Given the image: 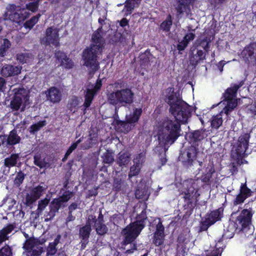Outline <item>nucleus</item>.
Listing matches in <instances>:
<instances>
[{
  "label": "nucleus",
  "mask_w": 256,
  "mask_h": 256,
  "mask_svg": "<svg viewBox=\"0 0 256 256\" xmlns=\"http://www.w3.org/2000/svg\"><path fill=\"white\" fill-rule=\"evenodd\" d=\"M168 90L169 94L166 102L176 120L164 118L158 122L154 128V134L158 136L159 144L164 147L165 151L180 136V122H187L190 116L192 110L191 107L181 99L178 94L174 92L172 88Z\"/></svg>",
  "instance_id": "1"
},
{
  "label": "nucleus",
  "mask_w": 256,
  "mask_h": 256,
  "mask_svg": "<svg viewBox=\"0 0 256 256\" xmlns=\"http://www.w3.org/2000/svg\"><path fill=\"white\" fill-rule=\"evenodd\" d=\"M102 34V28H99L94 32L92 38V44L83 52L84 65L88 68L90 72H94L99 68L98 58L101 54L104 44V40Z\"/></svg>",
  "instance_id": "2"
},
{
  "label": "nucleus",
  "mask_w": 256,
  "mask_h": 256,
  "mask_svg": "<svg viewBox=\"0 0 256 256\" xmlns=\"http://www.w3.org/2000/svg\"><path fill=\"white\" fill-rule=\"evenodd\" d=\"M208 134L209 131L206 130H197L190 132L188 137L191 146L181 156L188 165L192 164V162L196 159L197 153L204 150L202 146V140L208 136Z\"/></svg>",
  "instance_id": "3"
},
{
  "label": "nucleus",
  "mask_w": 256,
  "mask_h": 256,
  "mask_svg": "<svg viewBox=\"0 0 256 256\" xmlns=\"http://www.w3.org/2000/svg\"><path fill=\"white\" fill-rule=\"evenodd\" d=\"M239 86L235 84L233 86L228 88L226 92L224 94V100L218 104L220 106L224 105L220 113L214 116L212 118L211 122V126L213 128L218 129L222 123V114L224 113L226 115H228V113L232 110L238 105V100L236 99V94Z\"/></svg>",
  "instance_id": "4"
},
{
  "label": "nucleus",
  "mask_w": 256,
  "mask_h": 256,
  "mask_svg": "<svg viewBox=\"0 0 256 256\" xmlns=\"http://www.w3.org/2000/svg\"><path fill=\"white\" fill-rule=\"evenodd\" d=\"M12 92L14 97L10 104L12 110L21 112L24 110L30 104L28 90L24 88H14Z\"/></svg>",
  "instance_id": "5"
},
{
  "label": "nucleus",
  "mask_w": 256,
  "mask_h": 256,
  "mask_svg": "<svg viewBox=\"0 0 256 256\" xmlns=\"http://www.w3.org/2000/svg\"><path fill=\"white\" fill-rule=\"evenodd\" d=\"M141 214L142 216V219L130 224L122 231V234L124 237V242L125 244L132 242L144 228L142 220H144L146 218V212L142 210Z\"/></svg>",
  "instance_id": "6"
},
{
  "label": "nucleus",
  "mask_w": 256,
  "mask_h": 256,
  "mask_svg": "<svg viewBox=\"0 0 256 256\" xmlns=\"http://www.w3.org/2000/svg\"><path fill=\"white\" fill-rule=\"evenodd\" d=\"M134 94L128 88L113 92L108 95V102L112 104L124 106L133 101Z\"/></svg>",
  "instance_id": "7"
},
{
  "label": "nucleus",
  "mask_w": 256,
  "mask_h": 256,
  "mask_svg": "<svg viewBox=\"0 0 256 256\" xmlns=\"http://www.w3.org/2000/svg\"><path fill=\"white\" fill-rule=\"evenodd\" d=\"M30 15L25 8L14 4H8L6 8L4 18L14 22L20 24L24 22Z\"/></svg>",
  "instance_id": "8"
},
{
  "label": "nucleus",
  "mask_w": 256,
  "mask_h": 256,
  "mask_svg": "<svg viewBox=\"0 0 256 256\" xmlns=\"http://www.w3.org/2000/svg\"><path fill=\"white\" fill-rule=\"evenodd\" d=\"M72 196V193L70 192H66L64 194L58 198L54 199L50 204V211L48 215L50 218L45 219L46 222L48 221L50 219L54 217L56 213L58 212L60 207L64 206V203L68 202Z\"/></svg>",
  "instance_id": "9"
},
{
  "label": "nucleus",
  "mask_w": 256,
  "mask_h": 256,
  "mask_svg": "<svg viewBox=\"0 0 256 256\" xmlns=\"http://www.w3.org/2000/svg\"><path fill=\"white\" fill-rule=\"evenodd\" d=\"M252 216V214L250 210H244L236 220V224L242 226L243 232H246L247 228L248 229V237L253 233V229L250 225Z\"/></svg>",
  "instance_id": "10"
},
{
  "label": "nucleus",
  "mask_w": 256,
  "mask_h": 256,
  "mask_svg": "<svg viewBox=\"0 0 256 256\" xmlns=\"http://www.w3.org/2000/svg\"><path fill=\"white\" fill-rule=\"evenodd\" d=\"M248 140L249 136L245 134L239 137L238 142L234 146L232 154L234 156V154H236L238 160L248 154L246 150L248 148Z\"/></svg>",
  "instance_id": "11"
},
{
  "label": "nucleus",
  "mask_w": 256,
  "mask_h": 256,
  "mask_svg": "<svg viewBox=\"0 0 256 256\" xmlns=\"http://www.w3.org/2000/svg\"><path fill=\"white\" fill-rule=\"evenodd\" d=\"M201 186L202 184L198 178L187 180L183 182V188L181 191L184 194L185 198H189L194 194H196L198 190Z\"/></svg>",
  "instance_id": "12"
},
{
  "label": "nucleus",
  "mask_w": 256,
  "mask_h": 256,
  "mask_svg": "<svg viewBox=\"0 0 256 256\" xmlns=\"http://www.w3.org/2000/svg\"><path fill=\"white\" fill-rule=\"evenodd\" d=\"M58 30L56 28L50 27L46 30V36L42 40V44L46 46L52 44L57 46L59 44Z\"/></svg>",
  "instance_id": "13"
},
{
  "label": "nucleus",
  "mask_w": 256,
  "mask_h": 256,
  "mask_svg": "<svg viewBox=\"0 0 256 256\" xmlns=\"http://www.w3.org/2000/svg\"><path fill=\"white\" fill-rule=\"evenodd\" d=\"M102 79H98L94 86H88L85 95V100L84 106L85 108H88L93 100L94 95L98 91L102 86Z\"/></svg>",
  "instance_id": "14"
},
{
  "label": "nucleus",
  "mask_w": 256,
  "mask_h": 256,
  "mask_svg": "<svg viewBox=\"0 0 256 256\" xmlns=\"http://www.w3.org/2000/svg\"><path fill=\"white\" fill-rule=\"evenodd\" d=\"M195 0H178V5L176 7L177 16L182 18L186 16L190 18L191 15L190 5Z\"/></svg>",
  "instance_id": "15"
},
{
  "label": "nucleus",
  "mask_w": 256,
  "mask_h": 256,
  "mask_svg": "<svg viewBox=\"0 0 256 256\" xmlns=\"http://www.w3.org/2000/svg\"><path fill=\"white\" fill-rule=\"evenodd\" d=\"M223 214V209L220 208L212 212L208 217L202 222V228L206 230L208 228L220 220Z\"/></svg>",
  "instance_id": "16"
},
{
  "label": "nucleus",
  "mask_w": 256,
  "mask_h": 256,
  "mask_svg": "<svg viewBox=\"0 0 256 256\" xmlns=\"http://www.w3.org/2000/svg\"><path fill=\"white\" fill-rule=\"evenodd\" d=\"M198 164L200 168H205L204 172L202 173L201 176V182L206 184L212 182H213L212 179V176L215 172L213 164L210 162L207 165L204 164L202 162H198Z\"/></svg>",
  "instance_id": "17"
},
{
  "label": "nucleus",
  "mask_w": 256,
  "mask_h": 256,
  "mask_svg": "<svg viewBox=\"0 0 256 256\" xmlns=\"http://www.w3.org/2000/svg\"><path fill=\"white\" fill-rule=\"evenodd\" d=\"M47 186H38L32 190L30 194L26 196V202L28 203L31 204L36 202L42 195V192L47 189Z\"/></svg>",
  "instance_id": "18"
},
{
  "label": "nucleus",
  "mask_w": 256,
  "mask_h": 256,
  "mask_svg": "<svg viewBox=\"0 0 256 256\" xmlns=\"http://www.w3.org/2000/svg\"><path fill=\"white\" fill-rule=\"evenodd\" d=\"M144 156L142 153L137 155L134 159V165L130 168L128 178L130 179L132 176L138 175L140 170V164L144 160Z\"/></svg>",
  "instance_id": "19"
},
{
  "label": "nucleus",
  "mask_w": 256,
  "mask_h": 256,
  "mask_svg": "<svg viewBox=\"0 0 256 256\" xmlns=\"http://www.w3.org/2000/svg\"><path fill=\"white\" fill-rule=\"evenodd\" d=\"M244 60L248 62H256V44H252L246 48L242 52Z\"/></svg>",
  "instance_id": "20"
},
{
  "label": "nucleus",
  "mask_w": 256,
  "mask_h": 256,
  "mask_svg": "<svg viewBox=\"0 0 256 256\" xmlns=\"http://www.w3.org/2000/svg\"><path fill=\"white\" fill-rule=\"evenodd\" d=\"M128 108L129 110L126 114V120L134 125L138 122L142 113V109L140 108L135 107Z\"/></svg>",
  "instance_id": "21"
},
{
  "label": "nucleus",
  "mask_w": 256,
  "mask_h": 256,
  "mask_svg": "<svg viewBox=\"0 0 256 256\" xmlns=\"http://www.w3.org/2000/svg\"><path fill=\"white\" fill-rule=\"evenodd\" d=\"M21 70V66L4 64L1 68L0 74L5 77L12 76L20 74Z\"/></svg>",
  "instance_id": "22"
},
{
  "label": "nucleus",
  "mask_w": 256,
  "mask_h": 256,
  "mask_svg": "<svg viewBox=\"0 0 256 256\" xmlns=\"http://www.w3.org/2000/svg\"><path fill=\"white\" fill-rule=\"evenodd\" d=\"M112 124L116 131L124 133L128 132L134 126L132 124L128 122L126 120V122L120 121L117 119H115L113 121Z\"/></svg>",
  "instance_id": "23"
},
{
  "label": "nucleus",
  "mask_w": 256,
  "mask_h": 256,
  "mask_svg": "<svg viewBox=\"0 0 256 256\" xmlns=\"http://www.w3.org/2000/svg\"><path fill=\"white\" fill-rule=\"evenodd\" d=\"M252 191L247 188L246 184H242L240 188V194L237 196L234 204H238L242 203L244 200L252 195Z\"/></svg>",
  "instance_id": "24"
},
{
  "label": "nucleus",
  "mask_w": 256,
  "mask_h": 256,
  "mask_svg": "<svg viewBox=\"0 0 256 256\" xmlns=\"http://www.w3.org/2000/svg\"><path fill=\"white\" fill-rule=\"evenodd\" d=\"M206 54L201 50H192V54L190 57V64L193 66H196L198 63L203 62L206 60Z\"/></svg>",
  "instance_id": "25"
},
{
  "label": "nucleus",
  "mask_w": 256,
  "mask_h": 256,
  "mask_svg": "<svg viewBox=\"0 0 256 256\" xmlns=\"http://www.w3.org/2000/svg\"><path fill=\"white\" fill-rule=\"evenodd\" d=\"M47 100L52 103H58L62 99V94L60 90L55 88L52 87L46 92Z\"/></svg>",
  "instance_id": "26"
},
{
  "label": "nucleus",
  "mask_w": 256,
  "mask_h": 256,
  "mask_svg": "<svg viewBox=\"0 0 256 256\" xmlns=\"http://www.w3.org/2000/svg\"><path fill=\"white\" fill-rule=\"evenodd\" d=\"M56 56L60 66L64 68L70 69L73 66L74 62L67 56L65 53L58 52L56 54Z\"/></svg>",
  "instance_id": "27"
},
{
  "label": "nucleus",
  "mask_w": 256,
  "mask_h": 256,
  "mask_svg": "<svg viewBox=\"0 0 256 256\" xmlns=\"http://www.w3.org/2000/svg\"><path fill=\"white\" fill-rule=\"evenodd\" d=\"M140 0H127L126 2L124 8L123 12H125L126 15L130 14L134 8L136 7Z\"/></svg>",
  "instance_id": "28"
},
{
  "label": "nucleus",
  "mask_w": 256,
  "mask_h": 256,
  "mask_svg": "<svg viewBox=\"0 0 256 256\" xmlns=\"http://www.w3.org/2000/svg\"><path fill=\"white\" fill-rule=\"evenodd\" d=\"M14 227L12 224H8L0 231V244L8 238V234L14 230Z\"/></svg>",
  "instance_id": "29"
},
{
  "label": "nucleus",
  "mask_w": 256,
  "mask_h": 256,
  "mask_svg": "<svg viewBox=\"0 0 256 256\" xmlns=\"http://www.w3.org/2000/svg\"><path fill=\"white\" fill-rule=\"evenodd\" d=\"M19 158L18 154H11L10 156L4 159V166L9 168L16 166Z\"/></svg>",
  "instance_id": "30"
},
{
  "label": "nucleus",
  "mask_w": 256,
  "mask_h": 256,
  "mask_svg": "<svg viewBox=\"0 0 256 256\" xmlns=\"http://www.w3.org/2000/svg\"><path fill=\"white\" fill-rule=\"evenodd\" d=\"M90 231L91 228L89 225H86L80 229V234L83 241L82 246L87 243Z\"/></svg>",
  "instance_id": "31"
},
{
  "label": "nucleus",
  "mask_w": 256,
  "mask_h": 256,
  "mask_svg": "<svg viewBox=\"0 0 256 256\" xmlns=\"http://www.w3.org/2000/svg\"><path fill=\"white\" fill-rule=\"evenodd\" d=\"M16 58L22 64L30 63L33 60L34 56L28 52H24L18 54Z\"/></svg>",
  "instance_id": "32"
},
{
  "label": "nucleus",
  "mask_w": 256,
  "mask_h": 256,
  "mask_svg": "<svg viewBox=\"0 0 256 256\" xmlns=\"http://www.w3.org/2000/svg\"><path fill=\"white\" fill-rule=\"evenodd\" d=\"M60 238V236H58L53 242L50 243L47 248V256H52L56 253V246L59 242Z\"/></svg>",
  "instance_id": "33"
},
{
  "label": "nucleus",
  "mask_w": 256,
  "mask_h": 256,
  "mask_svg": "<svg viewBox=\"0 0 256 256\" xmlns=\"http://www.w3.org/2000/svg\"><path fill=\"white\" fill-rule=\"evenodd\" d=\"M4 137L6 138L8 144L10 145L16 144L20 141V137L17 134L15 130L11 131L8 137L6 136Z\"/></svg>",
  "instance_id": "34"
},
{
  "label": "nucleus",
  "mask_w": 256,
  "mask_h": 256,
  "mask_svg": "<svg viewBox=\"0 0 256 256\" xmlns=\"http://www.w3.org/2000/svg\"><path fill=\"white\" fill-rule=\"evenodd\" d=\"M130 160V154L128 152H120L119 154L118 164L120 166L127 165Z\"/></svg>",
  "instance_id": "35"
},
{
  "label": "nucleus",
  "mask_w": 256,
  "mask_h": 256,
  "mask_svg": "<svg viewBox=\"0 0 256 256\" xmlns=\"http://www.w3.org/2000/svg\"><path fill=\"white\" fill-rule=\"evenodd\" d=\"M41 245L38 240L35 238H30L26 242L24 248L27 250H30L36 248V246Z\"/></svg>",
  "instance_id": "36"
},
{
  "label": "nucleus",
  "mask_w": 256,
  "mask_h": 256,
  "mask_svg": "<svg viewBox=\"0 0 256 256\" xmlns=\"http://www.w3.org/2000/svg\"><path fill=\"white\" fill-rule=\"evenodd\" d=\"M126 186V182L120 178H116L114 180V186L116 190H125Z\"/></svg>",
  "instance_id": "37"
},
{
  "label": "nucleus",
  "mask_w": 256,
  "mask_h": 256,
  "mask_svg": "<svg viewBox=\"0 0 256 256\" xmlns=\"http://www.w3.org/2000/svg\"><path fill=\"white\" fill-rule=\"evenodd\" d=\"M211 40L210 37H206L202 39H200L197 40L199 46L203 48L206 52H207L210 48V43Z\"/></svg>",
  "instance_id": "38"
},
{
  "label": "nucleus",
  "mask_w": 256,
  "mask_h": 256,
  "mask_svg": "<svg viewBox=\"0 0 256 256\" xmlns=\"http://www.w3.org/2000/svg\"><path fill=\"white\" fill-rule=\"evenodd\" d=\"M40 16V14H38V15L33 16L29 20L26 21L24 23V26L26 28H28V29L32 28L34 26V24L38 22Z\"/></svg>",
  "instance_id": "39"
},
{
  "label": "nucleus",
  "mask_w": 256,
  "mask_h": 256,
  "mask_svg": "<svg viewBox=\"0 0 256 256\" xmlns=\"http://www.w3.org/2000/svg\"><path fill=\"white\" fill-rule=\"evenodd\" d=\"M172 24V17L169 15L166 20L163 22L160 25V28L168 32Z\"/></svg>",
  "instance_id": "40"
},
{
  "label": "nucleus",
  "mask_w": 256,
  "mask_h": 256,
  "mask_svg": "<svg viewBox=\"0 0 256 256\" xmlns=\"http://www.w3.org/2000/svg\"><path fill=\"white\" fill-rule=\"evenodd\" d=\"M221 240H219L216 244V250L210 255L206 256H220L224 248L222 246Z\"/></svg>",
  "instance_id": "41"
},
{
  "label": "nucleus",
  "mask_w": 256,
  "mask_h": 256,
  "mask_svg": "<svg viewBox=\"0 0 256 256\" xmlns=\"http://www.w3.org/2000/svg\"><path fill=\"white\" fill-rule=\"evenodd\" d=\"M135 195L137 198L146 200L148 197L149 194L146 190H141L140 188H138L136 190Z\"/></svg>",
  "instance_id": "42"
},
{
  "label": "nucleus",
  "mask_w": 256,
  "mask_h": 256,
  "mask_svg": "<svg viewBox=\"0 0 256 256\" xmlns=\"http://www.w3.org/2000/svg\"><path fill=\"white\" fill-rule=\"evenodd\" d=\"M34 163L40 168L44 167L46 165L44 158H42L41 155L39 154H36L34 156Z\"/></svg>",
  "instance_id": "43"
},
{
  "label": "nucleus",
  "mask_w": 256,
  "mask_h": 256,
  "mask_svg": "<svg viewBox=\"0 0 256 256\" xmlns=\"http://www.w3.org/2000/svg\"><path fill=\"white\" fill-rule=\"evenodd\" d=\"M43 251L42 245L36 246V248L31 250L28 252V256H40Z\"/></svg>",
  "instance_id": "44"
},
{
  "label": "nucleus",
  "mask_w": 256,
  "mask_h": 256,
  "mask_svg": "<svg viewBox=\"0 0 256 256\" xmlns=\"http://www.w3.org/2000/svg\"><path fill=\"white\" fill-rule=\"evenodd\" d=\"M38 1H34L33 2L26 4V8L27 11H31L32 12H35L37 10L38 6Z\"/></svg>",
  "instance_id": "45"
},
{
  "label": "nucleus",
  "mask_w": 256,
  "mask_h": 256,
  "mask_svg": "<svg viewBox=\"0 0 256 256\" xmlns=\"http://www.w3.org/2000/svg\"><path fill=\"white\" fill-rule=\"evenodd\" d=\"M49 202L50 200L47 198H45L39 201L37 210L38 212H42L46 207L48 205Z\"/></svg>",
  "instance_id": "46"
},
{
  "label": "nucleus",
  "mask_w": 256,
  "mask_h": 256,
  "mask_svg": "<svg viewBox=\"0 0 256 256\" xmlns=\"http://www.w3.org/2000/svg\"><path fill=\"white\" fill-rule=\"evenodd\" d=\"M45 125L46 121H42L34 124L30 128V132L31 133H34Z\"/></svg>",
  "instance_id": "47"
},
{
  "label": "nucleus",
  "mask_w": 256,
  "mask_h": 256,
  "mask_svg": "<svg viewBox=\"0 0 256 256\" xmlns=\"http://www.w3.org/2000/svg\"><path fill=\"white\" fill-rule=\"evenodd\" d=\"M24 178V174L22 172H18L14 178V184L16 186H19L20 184L22 182Z\"/></svg>",
  "instance_id": "48"
},
{
  "label": "nucleus",
  "mask_w": 256,
  "mask_h": 256,
  "mask_svg": "<svg viewBox=\"0 0 256 256\" xmlns=\"http://www.w3.org/2000/svg\"><path fill=\"white\" fill-rule=\"evenodd\" d=\"M103 162L105 164H110L113 162L114 158L113 156L108 152H106L102 156Z\"/></svg>",
  "instance_id": "49"
},
{
  "label": "nucleus",
  "mask_w": 256,
  "mask_h": 256,
  "mask_svg": "<svg viewBox=\"0 0 256 256\" xmlns=\"http://www.w3.org/2000/svg\"><path fill=\"white\" fill-rule=\"evenodd\" d=\"M164 228L161 222H159L156 226V230L154 234L156 236L164 237Z\"/></svg>",
  "instance_id": "50"
},
{
  "label": "nucleus",
  "mask_w": 256,
  "mask_h": 256,
  "mask_svg": "<svg viewBox=\"0 0 256 256\" xmlns=\"http://www.w3.org/2000/svg\"><path fill=\"white\" fill-rule=\"evenodd\" d=\"M96 230L98 234L103 235L107 232L108 228L106 225L102 223H100L97 224Z\"/></svg>",
  "instance_id": "51"
},
{
  "label": "nucleus",
  "mask_w": 256,
  "mask_h": 256,
  "mask_svg": "<svg viewBox=\"0 0 256 256\" xmlns=\"http://www.w3.org/2000/svg\"><path fill=\"white\" fill-rule=\"evenodd\" d=\"M79 104V100L77 97H72L69 101V108L70 111H72Z\"/></svg>",
  "instance_id": "52"
},
{
  "label": "nucleus",
  "mask_w": 256,
  "mask_h": 256,
  "mask_svg": "<svg viewBox=\"0 0 256 256\" xmlns=\"http://www.w3.org/2000/svg\"><path fill=\"white\" fill-rule=\"evenodd\" d=\"M12 251L8 246H5L0 250V256H12Z\"/></svg>",
  "instance_id": "53"
},
{
  "label": "nucleus",
  "mask_w": 256,
  "mask_h": 256,
  "mask_svg": "<svg viewBox=\"0 0 256 256\" xmlns=\"http://www.w3.org/2000/svg\"><path fill=\"white\" fill-rule=\"evenodd\" d=\"M164 237H163V236H160H160L154 234V240H153V243L156 246H160L164 242Z\"/></svg>",
  "instance_id": "54"
},
{
  "label": "nucleus",
  "mask_w": 256,
  "mask_h": 256,
  "mask_svg": "<svg viewBox=\"0 0 256 256\" xmlns=\"http://www.w3.org/2000/svg\"><path fill=\"white\" fill-rule=\"evenodd\" d=\"M82 142L81 138H80L76 142H74L72 146L69 148L68 150L66 153V156H70L71 153L77 147L78 145Z\"/></svg>",
  "instance_id": "55"
},
{
  "label": "nucleus",
  "mask_w": 256,
  "mask_h": 256,
  "mask_svg": "<svg viewBox=\"0 0 256 256\" xmlns=\"http://www.w3.org/2000/svg\"><path fill=\"white\" fill-rule=\"evenodd\" d=\"M195 38V34L192 32L187 34L184 38V40L188 43Z\"/></svg>",
  "instance_id": "56"
},
{
  "label": "nucleus",
  "mask_w": 256,
  "mask_h": 256,
  "mask_svg": "<svg viewBox=\"0 0 256 256\" xmlns=\"http://www.w3.org/2000/svg\"><path fill=\"white\" fill-rule=\"evenodd\" d=\"M188 44L185 42L184 40H182L181 42H179L177 46V48L178 50H183L188 46Z\"/></svg>",
  "instance_id": "57"
},
{
  "label": "nucleus",
  "mask_w": 256,
  "mask_h": 256,
  "mask_svg": "<svg viewBox=\"0 0 256 256\" xmlns=\"http://www.w3.org/2000/svg\"><path fill=\"white\" fill-rule=\"evenodd\" d=\"M90 140H92V143H90V144L86 146H84V148H88L90 147H91L93 144H96V138L97 137V136L95 134H94L93 136H92V134H90Z\"/></svg>",
  "instance_id": "58"
},
{
  "label": "nucleus",
  "mask_w": 256,
  "mask_h": 256,
  "mask_svg": "<svg viewBox=\"0 0 256 256\" xmlns=\"http://www.w3.org/2000/svg\"><path fill=\"white\" fill-rule=\"evenodd\" d=\"M96 216L92 215L90 216L88 218L87 224L86 225H89L91 227V226L96 223Z\"/></svg>",
  "instance_id": "59"
},
{
  "label": "nucleus",
  "mask_w": 256,
  "mask_h": 256,
  "mask_svg": "<svg viewBox=\"0 0 256 256\" xmlns=\"http://www.w3.org/2000/svg\"><path fill=\"white\" fill-rule=\"evenodd\" d=\"M6 82L5 80L0 77V91L3 92L5 88H6Z\"/></svg>",
  "instance_id": "60"
},
{
  "label": "nucleus",
  "mask_w": 256,
  "mask_h": 256,
  "mask_svg": "<svg viewBox=\"0 0 256 256\" xmlns=\"http://www.w3.org/2000/svg\"><path fill=\"white\" fill-rule=\"evenodd\" d=\"M224 62V60H221L217 64V66H218V69L219 70L220 72H222V71H223V67L228 62Z\"/></svg>",
  "instance_id": "61"
},
{
  "label": "nucleus",
  "mask_w": 256,
  "mask_h": 256,
  "mask_svg": "<svg viewBox=\"0 0 256 256\" xmlns=\"http://www.w3.org/2000/svg\"><path fill=\"white\" fill-rule=\"evenodd\" d=\"M8 204H10L8 206V210H10L16 204V201L13 199L9 198L8 200Z\"/></svg>",
  "instance_id": "62"
},
{
  "label": "nucleus",
  "mask_w": 256,
  "mask_h": 256,
  "mask_svg": "<svg viewBox=\"0 0 256 256\" xmlns=\"http://www.w3.org/2000/svg\"><path fill=\"white\" fill-rule=\"evenodd\" d=\"M10 42L7 39H4L3 40V42L2 44V46H4L6 48H9L10 46Z\"/></svg>",
  "instance_id": "63"
},
{
  "label": "nucleus",
  "mask_w": 256,
  "mask_h": 256,
  "mask_svg": "<svg viewBox=\"0 0 256 256\" xmlns=\"http://www.w3.org/2000/svg\"><path fill=\"white\" fill-rule=\"evenodd\" d=\"M250 110L252 114H256V102L251 105Z\"/></svg>",
  "instance_id": "64"
}]
</instances>
